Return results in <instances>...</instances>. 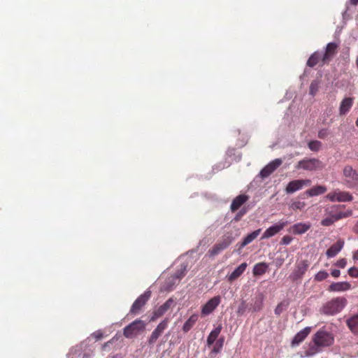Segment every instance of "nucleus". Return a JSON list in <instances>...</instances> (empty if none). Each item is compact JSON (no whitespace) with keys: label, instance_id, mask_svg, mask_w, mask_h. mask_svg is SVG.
I'll return each mask as SVG.
<instances>
[{"label":"nucleus","instance_id":"obj_1","mask_svg":"<svg viewBox=\"0 0 358 358\" xmlns=\"http://www.w3.org/2000/svg\"><path fill=\"white\" fill-rule=\"evenodd\" d=\"M345 208L343 205H331L326 206L324 208V216L321 221V224L324 227H329L332 225L335 222L338 221L343 218H346L352 215V211L348 210L344 212L343 210Z\"/></svg>","mask_w":358,"mask_h":358},{"label":"nucleus","instance_id":"obj_2","mask_svg":"<svg viewBox=\"0 0 358 358\" xmlns=\"http://www.w3.org/2000/svg\"><path fill=\"white\" fill-rule=\"evenodd\" d=\"M313 341L315 345L309 350V355H311L318 352L320 348L331 345L334 343V337L331 333L320 329L314 335Z\"/></svg>","mask_w":358,"mask_h":358},{"label":"nucleus","instance_id":"obj_3","mask_svg":"<svg viewBox=\"0 0 358 358\" xmlns=\"http://www.w3.org/2000/svg\"><path fill=\"white\" fill-rule=\"evenodd\" d=\"M347 303L344 297H336L327 302L322 308V313L325 315H333L341 312Z\"/></svg>","mask_w":358,"mask_h":358},{"label":"nucleus","instance_id":"obj_4","mask_svg":"<svg viewBox=\"0 0 358 358\" xmlns=\"http://www.w3.org/2000/svg\"><path fill=\"white\" fill-rule=\"evenodd\" d=\"M343 184L349 189L358 187V173L350 165L344 166L342 172Z\"/></svg>","mask_w":358,"mask_h":358},{"label":"nucleus","instance_id":"obj_5","mask_svg":"<svg viewBox=\"0 0 358 358\" xmlns=\"http://www.w3.org/2000/svg\"><path fill=\"white\" fill-rule=\"evenodd\" d=\"M323 167V163L316 158H304L300 160L295 166L296 169H303L309 171L320 170Z\"/></svg>","mask_w":358,"mask_h":358},{"label":"nucleus","instance_id":"obj_6","mask_svg":"<svg viewBox=\"0 0 358 358\" xmlns=\"http://www.w3.org/2000/svg\"><path fill=\"white\" fill-rule=\"evenodd\" d=\"M146 324L144 321L136 319L129 325L125 327L123 330V335L128 338H131L143 331Z\"/></svg>","mask_w":358,"mask_h":358},{"label":"nucleus","instance_id":"obj_7","mask_svg":"<svg viewBox=\"0 0 358 358\" xmlns=\"http://www.w3.org/2000/svg\"><path fill=\"white\" fill-rule=\"evenodd\" d=\"M234 238L231 235H224L222 240L216 243L208 252L210 257H213L229 247Z\"/></svg>","mask_w":358,"mask_h":358},{"label":"nucleus","instance_id":"obj_8","mask_svg":"<svg viewBox=\"0 0 358 358\" xmlns=\"http://www.w3.org/2000/svg\"><path fill=\"white\" fill-rule=\"evenodd\" d=\"M151 296V292L148 290L143 294L140 295L133 303L129 313L133 315H136L140 313L143 307L146 304Z\"/></svg>","mask_w":358,"mask_h":358},{"label":"nucleus","instance_id":"obj_9","mask_svg":"<svg viewBox=\"0 0 358 358\" xmlns=\"http://www.w3.org/2000/svg\"><path fill=\"white\" fill-rule=\"evenodd\" d=\"M326 198L331 202H348L353 199L352 195L346 191L336 189L327 194Z\"/></svg>","mask_w":358,"mask_h":358},{"label":"nucleus","instance_id":"obj_10","mask_svg":"<svg viewBox=\"0 0 358 358\" xmlns=\"http://www.w3.org/2000/svg\"><path fill=\"white\" fill-rule=\"evenodd\" d=\"M339 44L336 42H331L326 45L324 52L321 61L323 64H329L331 60L337 55Z\"/></svg>","mask_w":358,"mask_h":358},{"label":"nucleus","instance_id":"obj_11","mask_svg":"<svg viewBox=\"0 0 358 358\" xmlns=\"http://www.w3.org/2000/svg\"><path fill=\"white\" fill-rule=\"evenodd\" d=\"M169 320L167 318L162 320L152 332L148 340V343L150 345H152L155 343L159 337L162 334L164 331L167 328Z\"/></svg>","mask_w":358,"mask_h":358},{"label":"nucleus","instance_id":"obj_12","mask_svg":"<svg viewBox=\"0 0 358 358\" xmlns=\"http://www.w3.org/2000/svg\"><path fill=\"white\" fill-rule=\"evenodd\" d=\"M311 184V180L309 179L305 180H294L290 181L285 187V192L287 194H292L301 189L304 186H309Z\"/></svg>","mask_w":358,"mask_h":358},{"label":"nucleus","instance_id":"obj_13","mask_svg":"<svg viewBox=\"0 0 358 358\" xmlns=\"http://www.w3.org/2000/svg\"><path fill=\"white\" fill-rule=\"evenodd\" d=\"M287 224V221H280L277 224L268 227L263 234L262 236V239L269 238L278 232H280L282 229H283Z\"/></svg>","mask_w":358,"mask_h":358},{"label":"nucleus","instance_id":"obj_14","mask_svg":"<svg viewBox=\"0 0 358 358\" xmlns=\"http://www.w3.org/2000/svg\"><path fill=\"white\" fill-rule=\"evenodd\" d=\"M308 268V263L306 260H303L298 263L296 266L295 269L290 275L289 278L293 280L296 281L299 279L302 278Z\"/></svg>","mask_w":358,"mask_h":358},{"label":"nucleus","instance_id":"obj_15","mask_svg":"<svg viewBox=\"0 0 358 358\" xmlns=\"http://www.w3.org/2000/svg\"><path fill=\"white\" fill-rule=\"evenodd\" d=\"M221 302L220 296H215L208 301L201 308V315H208L213 312V310L219 306Z\"/></svg>","mask_w":358,"mask_h":358},{"label":"nucleus","instance_id":"obj_16","mask_svg":"<svg viewBox=\"0 0 358 358\" xmlns=\"http://www.w3.org/2000/svg\"><path fill=\"white\" fill-rule=\"evenodd\" d=\"M173 300L172 299H168L165 303L160 306L157 310H155L152 315L150 317V321H155L157 318L164 315L173 306Z\"/></svg>","mask_w":358,"mask_h":358},{"label":"nucleus","instance_id":"obj_17","mask_svg":"<svg viewBox=\"0 0 358 358\" xmlns=\"http://www.w3.org/2000/svg\"><path fill=\"white\" fill-rule=\"evenodd\" d=\"M282 163V159H275L268 164L261 171L260 176L262 178L268 177L275 170H276Z\"/></svg>","mask_w":358,"mask_h":358},{"label":"nucleus","instance_id":"obj_18","mask_svg":"<svg viewBox=\"0 0 358 358\" xmlns=\"http://www.w3.org/2000/svg\"><path fill=\"white\" fill-rule=\"evenodd\" d=\"M354 103L353 97H345L339 106V115L344 116L349 113Z\"/></svg>","mask_w":358,"mask_h":358},{"label":"nucleus","instance_id":"obj_19","mask_svg":"<svg viewBox=\"0 0 358 358\" xmlns=\"http://www.w3.org/2000/svg\"><path fill=\"white\" fill-rule=\"evenodd\" d=\"M186 271V266H181L179 270L167 279L166 283L169 285V288L170 289H171V287L176 283V281L179 282L185 275Z\"/></svg>","mask_w":358,"mask_h":358},{"label":"nucleus","instance_id":"obj_20","mask_svg":"<svg viewBox=\"0 0 358 358\" xmlns=\"http://www.w3.org/2000/svg\"><path fill=\"white\" fill-rule=\"evenodd\" d=\"M344 241L339 239L337 242L333 244L326 252L328 258L335 257L343 248Z\"/></svg>","mask_w":358,"mask_h":358},{"label":"nucleus","instance_id":"obj_21","mask_svg":"<svg viewBox=\"0 0 358 358\" xmlns=\"http://www.w3.org/2000/svg\"><path fill=\"white\" fill-rule=\"evenodd\" d=\"M310 327H306L298 332L292 341V345L296 346L299 345L310 333Z\"/></svg>","mask_w":358,"mask_h":358},{"label":"nucleus","instance_id":"obj_22","mask_svg":"<svg viewBox=\"0 0 358 358\" xmlns=\"http://www.w3.org/2000/svg\"><path fill=\"white\" fill-rule=\"evenodd\" d=\"M248 266V264L246 262L242 263L239 265L231 274L227 276L229 282H233L239 278L245 271Z\"/></svg>","mask_w":358,"mask_h":358},{"label":"nucleus","instance_id":"obj_23","mask_svg":"<svg viewBox=\"0 0 358 358\" xmlns=\"http://www.w3.org/2000/svg\"><path fill=\"white\" fill-rule=\"evenodd\" d=\"M351 285L348 282H338L331 283L328 290L329 292H343L350 289Z\"/></svg>","mask_w":358,"mask_h":358},{"label":"nucleus","instance_id":"obj_24","mask_svg":"<svg viewBox=\"0 0 358 358\" xmlns=\"http://www.w3.org/2000/svg\"><path fill=\"white\" fill-rule=\"evenodd\" d=\"M249 197L245 194H240L237 196L231 202L230 208L232 212L236 211L243 203H245Z\"/></svg>","mask_w":358,"mask_h":358},{"label":"nucleus","instance_id":"obj_25","mask_svg":"<svg viewBox=\"0 0 358 358\" xmlns=\"http://www.w3.org/2000/svg\"><path fill=\"white\" fill-rule=\"evenodd\" d=\"M310 223L299 222L294 224L290 231L294 234H303L310 229Z\"/></svg>","mask_w":358,"mask_h":358},{"label":"nucleus","instance_id":"obj_26","mask_svg":"<svg viewBox=\"0 0 358 358\" xmlns=\"http://www.w3.org/2000/svg\"><path fill=\"white\" fill-rule=\"evenodd\" d=\"M346 324L354 334H358V313L346 320Z\"/></svg>","mask_w":358,"mask_h":358},{"label":"nucleus","instance_id":"obj_27","mask_svg":"<svg viewBox=\"0 0 358 358\" xmlns=\"http://www.w3.org/2000/svg\"><path fill=\"white\" fill-rule=\"evenodd\" d=\"M268 268V264L265 262H260L256 264L252 270V273L255 276L264 275Z\"/></svg>","mask_w":358,"mask_h":358},{"label":"nucleus","instance_id":"obj_28","mask_svg":"<svg viewBox=\"0 0 358 358\" xmlns=\"http://www.w3.org/2000/svg\"><path fill=\"white\" fill-rule=\"evenodd\" d=\"M327 187L323 185H317L308 190L306 193L309 196H315L324 194L327 192Z\"/></svg>","mask_w":358,"mask_h":358},{"label":"nucleus","instance_id":"obj_29","mask_svg":"<svg viewBox=\"0 0 358 358\" xmlns=\"http://www.w3.org/2000/svg\"><path fill=\"white\" fill-rule=\"evenodd\" d=\"M199 316L197 314H193L189 317V318L185 322L182 327V331L185 333L188 332L195 324L196 321L198 320Z\"/></svg>","mask_w":358,"mask_h":358},{"label":"nucleus","instance_id":"obj_30","mask_svg":"<svg viewBox=\"0 0 358 358\" xmlns=\"http://www.w3.org/2000/svg\"><path fill=\"white\" fill-rule=\"evenodd\" d=\"M221 330H222V327L220 325V326L215 327L213 331H211V332L210 333V334L208 335V336L207 338V344L208 346H210L211 345H213L215 343V341L217 340L219 334H220Z\"/></svg>","mask_w":358,"mask_h":358},{"label":"nucleus","instance_id":"obj_31","mask_svg":"<svg viewBox=\"0 0 358 358\" xmlns=\"http://www.w3.org/2000/svg\"><path fill=\"white\" fill-rule=\"evenodd\" d=\"M261 229H257L252 233L248 234L243 239V242L241 244V248H244L249 243H250L252 241H253L260 234Z\"/></svg>","mask_w":358,"mask_h":358},{"label":"nucleus","instance_id":"obj_32","mask_svg":"<svg viewBox=\"0 0 358 358\" xmlns=\"http://www.w3.org/2000/svg\"><path fill=\"white\" fill-rule=\"evenodd\" d=\"M322 57L320 56L318 52H315L313 54L310 55L307 62V66L310 67H314L320 60H321Z\"/></svg>","mask_w":358,"mask_h":358},{"label":"nucleus","instance_id":"obj_33","mask_svg":"<svg viewBox=\"0 0 358 358\" xmlns=\"http://www.w3.org/2000/svg\"><path fill=\"white\" fill-rule=\"evenodd\" d=\"M322 147V143L319 141H311L308 143V148L314 152H317Z\"/></svg>","mask_w":358,"mask_h":358},{"label":"nucleus","instance_id":"obj_34","mask_svg":"<svg viewBox=\"0 0 358 358\" xmlns=\"http://www.w3.org/2000/svg\"><path fill=\"white\" fill-rule=\"evenodd\" d=\"M288 306V303L285 301H282L278 304V306L275 308V314L277 315H280Z\"/></svg>","mask_w":358,"mask_h":358},{"label":"nucleus","instance_id":"obj_35","mask_svg":"<svg viewBox=\"0 0 358 358\" xmlns=\"http://www.w3.org/2000/svg\"><path fill=\"white\" fill-rule=\"evenodd\" d=\"M224 341V338H220L216 341V343L213 347V352L218 353L220 352V350H222V348L223 347Z\"/></svg>","mask_w":358,"mask_h":358},{"label":"nucleus","instance_id":"obj_36","mask_svg":"<svg viewBox=\"0 0 358 358\" xmlns=\"http://www.w3.org/2000/svg\"><path fill=\"white\" fill-rule=\"evenodd\" d=\"M305 206H306L305 202L300 201H294L290 205V208L294 210H302Z\"/></svg>","mask_w":358,"mask_h":358},{"label":"nucleus","instance_id":"obj_37","mask_svg":"<svg viewBox=\"0 0 358 358\" xmlns=\"http://www.w3.org/2000/svg\"><path fill=\"white\" fill-rule=\"evenodd\" d=\"M329 276V273L325 271H320L315 275V280L320 282Z\"/></svg>","mask_w":358,"mask_h":358},{"label":"nucleus","instance_id":"obj_38","mask_svg":"<svg viewBox=\"0 0 358 358\" xmlns=\"http://www.w3.org/2000/svg\"><path fill=\"white\" fill-rule=\"evenodd\" d=\"M318 83L317 81H313L310 85V94L314 96L318 91Z\"/></svg>","mask_w":358,"mask_h":358},{"label":"nucleus","instance_id":"obj_39","mask_svg":"<svg viewBox=\"0 0 358 358\" xmlns=\"http://www.w3.org/2000/svg\"><path fill=\"white\" fill-rule=\"evenodd\" d=\"M91 336L94 338L96 341H98L103 337V333L101 330H97L92 333Z\"/></svg>","mask_w":358,"mask_h":358},{"label":"nucleus","instance_id":"obj_40","mask_svg":"<svg viewBox=\"0 0 358 358\" xmlns=\"http://www.w3.org/2000/svg\"><path fill=\"white\" fill-rule=\"evenodd\" d=\"M348 273L352 278H358V268L351 267L348 269Z\"/></svg>","mask_w":358,"mask_h":358},{"label":"nucleus","instance_id":"obj_41","mask_svg":"<svg viewBox=\"0 0 358 358\" xmlns=\"http://www.w3.org/2000/svg\"><path fill=\"white\" fill-rule=\"evenodd\" d=\"M263 303L262 301H255L253 307V311L257 312L262 308Z\"/></svg>","mask_w":358,"mask_h":358},{"label":"nucleus","instance_id":"obj_42","mask_svg":"<svg viewBox=\"0 0 358 358\" xmlns=\"http://www.w3.org/2000/svg\"><path fill=\"white\" fill-rule=\"evenodd\" d=\"M292 241V238L289 236H285L281 240V244L289 245Z\"/></svg>","mask_w":358,"mask_h":358},{"label":"nucleus","instance_id":"obj_43","mask_svg":"<svg viewBox=\"0 0 358 358\" xmlns=\"http://www.w3.org/2000/svg\"><path fill=\"white\" fill-rule=\"evenodd\" d=\"M347 264V261L345 259L343 258L337 261L336 263V266L340 267V268H345Z\"/></svg>","mask_w":358,"mask_h":358},{"label":"nucleus","instance_id":"obj_44","mask_svg":"<svg viewBox=\"0 0 358 358\" xmlns=\"http://www.w3.org/2000/svg\"><path fill=\"white\" fill-rule=\"evenodd\" d=\"M328 136V131L327 129H321L320 131H319L318 132V137L320 138H325L327 136Z\"/></svg>","mask_w":358,"mask_h":358},{"label":"nucleus","instance_id":"obj_45","mask_svg":"<svg viewBox=\"0 0 358 358\" xmlns=\"http://www.w3.org/2000/svg\"><path fill=\"white\" fill-rule=\"evenodd\" d=\"M341 272L339 270L334 269L331 271V275L334 278H338L340 276Z\"/></svg>","mask_w":358,"mask_h":358},{"label":"nucleus","instance_id":"obj_46","mask_svg":"<svg viewBox=\"0 0 358 358\" xmlns=\"http://www.w3.org/2000/svg\"><path fill=\"white\" fill-rule=\"evenodd\" d=\"M353 259L355 260H358V250L353 252Z\"/></svg>","mask_w":358,"mask_h":358},{"label":"nucleus","instance_id":"obj_47","mask_svg":"<svg viewBox=\"0 0 358 358\" xmlns=\"http://www.w3.org/2000/svg\"><path fill=\"white\" fill-rule=\"evenodd\" d=\"M112 343V341H109L106 343H105L103 346H102V349L103 350H105L106 347H108V345H109V343Z\"/></svg>","mask_w":358,"mask_h":358},{"label":"nucleus","instance_id":"obj_48","mask_svg":"<svg viewBox=\"0 0 358 358\" xmlns=\"http://www.w3.org/2000/svg\"><path fill=\"white\" fill-rule=\"evenodd\" d=\"M350 2L353 5H357L358 4V0H350Z\"/></svg>","mask_w":358,"mask_h":358},{"label":"nucleus","instance_id":"obj_49","mask_svg":"<svg viewBox=\"0 0 358 358\" xmlns=\"http://www.w3.org/2000/svg\"><path fill=\"white\" fill-rule=\"evenodd\" d=\"M355 231L358 233V223L356 224V226L355 227Z\"/></svg>","mask_w":358,"mask_h":358},{"label":"nucleus","instance_id":"obj_50","mask_svg":"<svg viewBox=\"0 0 358 358\" xmlns=\"http://www.w3.org/2000/svg\"><path fill=\"white\" fill-rule=\"evenodd\" d=\"M355 124H356V126L358 127V118L357 119Z\"/></svg>","mask_w":358,"mask_h":358},{"label":"nucleus","instance_id":"obj_51","mask_svg":"<svg viewBox=\"0 0 358 358\" xmlns=\"http://www.w3.org/2000/svg\"><path fill=\"white\" fill-rule=\"evenodd\" d=\"M356 64H357V68H358V57H357V60H356Z\"/></svg>","mask_w":358,"mask_h":358}]
</instances>
